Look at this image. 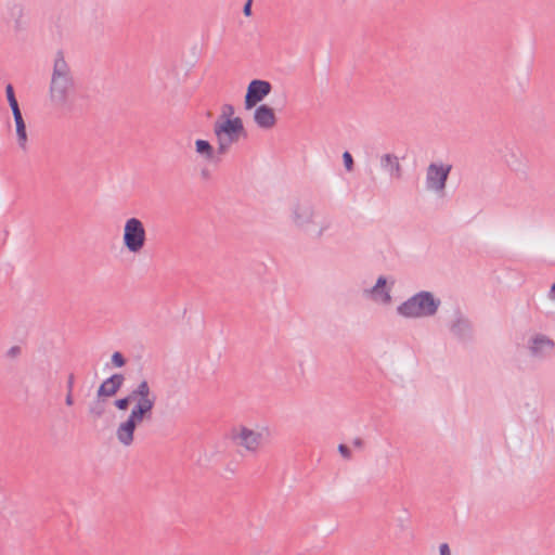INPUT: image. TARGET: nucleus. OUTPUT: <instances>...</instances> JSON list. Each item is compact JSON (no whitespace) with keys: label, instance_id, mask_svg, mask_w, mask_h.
Returning a JSON list of instances; mask_svg holds the SVG:
<instances>
[{"label":"nucleus","instance_id":"17","mask_svg":"<svg viewBox=\"0 0 555 555\" xmlns=\"http://www.w3.org/2000/svg\"><path fill=\"white\" fill-rule=\"evenodd\" d=\"M451 332L460 338L466 337L470 332L468 320L461 317L457 318L451 325Z\"/></svg>","mask_w":555,"mask_h":555},{"label":"nucleus","instance_id":"22","mask_svg":"<svg viewBox=\"0 0 555 555\" xmlns=\"http://www.w3.org/2000/svg\"><path fill=\"white\" fill-rule=\"evenodd\" d=\"M112 363H113L116 367H121V366H124V365H125L126 360H125L124 356H122L120 352L116 351V352H114V353H113V356H112Z\"/></svg>","mask_w":555,"mask_h":555},{"label":"nucleus","instance_id":"13","mask_svg":"<svg viewBox=\"0 0 555 555\" xmlns=\"http://www.w3.org/2000/svg\"><path fill=\"white\" fill-rule=\"evenodd\" d=\"M313 217V208L309 202L298 203L294 208V222L298 225L310 223Z\"/></svg>","mask_w":555,"mask_h":555},{"label":"nucleus","instance_id":"31","mask_svg":"<svg viewBox=\"0 0 555 555\" xmlns=\"http://www.w3.org/2000/svg\"><path fill=\"white\" fill-rule=\"evenodd\" d=\"M65 403L68 406H72L74 404L73 393L69 392V391H67V395H66V398H65Z\"/></svg>","mask_w":555,"mask_h":555},{"label":"nucleus","instance_id":"14","mask_svg":"<svg viewBox=\"0 0 555 555\" xmlns=\"http://www.w3.org/2000/svg\"><path fill=\"white\" fill-rule=\"evenodd\" d=\"M196 152L202 155L206 160L211 162L214 164H218L221 162V157L223 154H218V150L215 151L211 144L206 141L198 139L195 142Z\"/></svg>","mask_w":555,"mask_h":555},{"label":"nucleus","instance_id":"28","mask_svg":"<svg viewBox=\"0 0 555 555\" xmlns=\"http://www.w3.org/2000/svg\"><path fill=\"white\" fill-rule=\"evenodd\" d=\"M251 1L253 0H247V2L244 4L243 13L245 16L251 15Z\"/></svg>","mask_w":555,"mask_h":555},{"label":"nucleus","instance_id":"18","mask_svg":"<svg viewBox=\"0 0 555 555\" xmlns=\"http://www.w3.org/2000/svg\"><path fill=\"white\" fill-rule=\"evenodd\" d=\"M385 286H386V279L384 276H379L377 279L375 286L371 289V293L374 294L375 296H379L380 300L383 302H389L390 295L388 292L384 291Z\"/></svg>","mask_w":555,"mask_h":555},{"label":"nucleus","instance_id":"12","mask_svg":"<svg viewBox=\"0 0 555 555\" xmlns=\"http://www.w3.org/2000/svg\"><path fill=\"white\" fill-rule=\"evenodd\" d=\"M380 167L389 173L390 177L401 179L402 167L399 163V158L393 154H384L380 157Z\"/></svg>","mask_w":555,"mask_h":555},{"label":"nucleus","instance_id":"11","mask_svg":"<svg viewBox=\"0 0 555 555\" xmlns=\"http://www.w3.org/2000/svg\"><path fill=\"white\" fill-rule=\"evenodd\" d=\"M254 119L258 127L263 129H270L276 122L274 111L266 104L255 109Z\"/></svg>","mask_w":555,"mask_h":555},{"label":"nucleus","instance_id":"21","mask_svg":"<svg viewBox=\"0 0 555 555\" xmlns=\"http://www.w3.org/2000/svg\"><path fill=\"white\" fill-rule=\"evenodd\" d=\"M5 93L12 114L21 112L12 85L7 86Z\"/></svg>","mask_w":555,"mask_h":555},{"label":"nucleus","instance_id":"30","mask_svg":"<svg viewBox=\"0 0 555 555\" xmlns=\"http://www.w3.org/2000/svg\"><path fill=\"white\" fill-rule=\"evenodd\" d=\"M74 380H75V377H74V375H73V374H70V375L68 376L67 385H66V386H67V391H69V392H73V388H74Z\"/></svg>","mask_w":555,"mask_h":555},{"label":"nucleus","instance_id":"1","mask_svg":"<svg viewBox=\"0 0 555 555\" xmlns=\"http://www.w3.org/2000/svg\"><path fill=\"white\" fill-rule=\"evenodd\" d=\"M76 92L74 74L62 51H57L53 60V68L49 86V99L57 108L70 107Z\"/></svg>","mask_w":555,"mask_h":555},{"label":"nucleus","instance_id":"4","mask_svg":"<svg viewBox=\"0 0 555 555\" xmlns=\"http://www.w3.org/2000/svg\"><path fill=\"white\" fill-rule=\"evenodd\" d=\"M146 231L143 222L135 218H129L124 225L122 244L132 254H139L145 246Z\"/></svg>","mask_w":555,"mask_h":555},{"label":"nucleus","instance_id":"15","mask_svg":"<svg viewBox=\"0 0 555 555\" xmlns=\"http://www.w3.org/2000/svg\"><path fill=\"white\" fill-rule=\"evenodd\" d=\"M13 118H14L15 128H16L17 145L22 151L26 152L28 135H27L26 124L24 121L22 112L14 113Z\"/></svg>","mask_w":555,"mask_h":555},{"label":"nucleus","instance_id":"33","mask_svg":"<svg viewBox=\"0 0 555 555\" xmlns=\"http://www.w3.org/2000/svg\"><path fill=\"white\" fill-rule=\"evenodd\" d=\"M550 294L551 297L555 298V283L552 285Z\"/></svg>","mask_w":555,"mask_h":555},{"label":"nucleus","instance_id":"9","mask_svg":"<svg viewBox=\"0 0 555 555\" xmlns=\"http://www.w3.org/2000/svg\"><path fill=\"white\" fill-rule=\"evenodd\" d=\"M125 377L122 374L116 373L103 380L96 391L98 398H109L115 396L122 387Z\"/></svg>","mask_w":555,"mask_h":555},{"label":"nucleus","instance_id":"8","mask_svg":"<svg viewBox=\"0 0 555 555\" xmlns=\"http://www.w3.org/2000/svg\"><path fill=\"white\" fill-rule=\"evenodd\" d=\"M272 86L269 81L255 79L247 87L245 95V107L251 108L262 101L271 92Z\"/></svg>","mask_w":555,"mask_h":555},{"label":"nucleus","instance_id":"2","mask_svg":"<svg viewBox=\"0 0 555 555\" xmlns=\"http://www.w3.org/2000/svg\"><path fill=\"white\" fill-rule=\"evenodd\" d=\"M440 306V300L430 292L422 291L398 307V313L405 318H424L434 315Z\"/></svg>","mask_w":555,"mask_h":555},{"label":"nucleus","instance_id":"10","mask_svg":"<svg viewBox=\"0 0 555 555\" xmlns=\"http://www.w3.org/2000/svg\"><path fill=\"white\" fill-rule=\"evenodd\" d=\"M140 423L128 416L127 420L119 424L116 429L117 440L125 447H129L133 442V434L137 425Z\"/></svg>","mask_w":555,"mask_h":555},{"label":"nucleus","instance_id":"3","mask_svg":"<svg viewBox=\"0 0 555 555\" xmlns=\"http://www.w3.org/2000/svg\"><path fill=\"white\" fill-rule=\"evenodd\" d=\"M214 131L218 139V154H225L242 134L245 135L243 121L240 117L225 118L222 122L217 121Z\"/></svg>","mask_w":555,"mask_h":555},{"label":"nucleus","instance_id":"34","mask_svg":"<svg viewBox=\"0 0 555 555\" xmlns=\"http://www.w3.org/2000/svg\"><path fill=\"white\" fill-rule=\"evenodd\" d=\"M202 175H203L204 178H208L209 177L208 170H203Z\"/></svg>","mask_w":555,"mask_h":555},{"label":"nucleus","instance_id":"32","mask_svg":"<svg viewBox=\"0 0 555 555\" xmlns=\"http://www.w3.org/2000/svg\"><path fill=\"white\" fill-rule=\"evenodd\" d=\"M352 444L356 447V448H362L364 442L361 438H354L353 441H352Z\"/></svg>","mask_w":555,"mask_h":555},{"label":"nucleus","instance_id":"16","mask_svg":"<svg viewBox=\"0 0 555 555\" xmlns=\"http://www.w3.org/2000/svg\"><path fill=\"white\" fill-rule=\"evenodd\" d=\"M554 347L555 343L552 339L547 338L544 335H537L534 338H532L530 350L532 354L537 356L542 354L544 349Z\"/></svg>","mask_w":555,"mask_h":555},{"label":"nucleus","instance_id":"27","mask_svg":"<svg viewBox=\"0 0 555 555\" xmlns=\"http://www.w3.org/2000/svg\"><path fill=\"white\" fill-rule=\"evenodd\" d=\"M21 353V348L18 346H13L7 351L8 358H16Z\"/></svg>","mask_w":555,"mask_h":555},{"label":"nucleus","instance_id":"25","mask_svg":"<svg viewBox=\"0 0 555 555\" xmlns=\"http://www.w3.org/2000/svg\"><path fill=\"white\" fill-rule=\"evenodd\" d=\"M234 114V107L231 104L222 106V117L230 118Z\"/></svg>","mask_w":555,"mask_h":555},{"label":"nucleus","instance_id":"7","mask_svg":"<svg viewBox=\"0 0 555 555\" xmlns=\"http://www.w3.org/2000/svg\"><path fill=\"white\" fill-rule=\"evenodd\" d=\"M451 169V165H437L431 163L426 171L427 189L436 192L443 191Z\"/></svg>","mask_w":555,"mask_h":555},{"label":"nucleus","instance_id":"20","mask_svg":"<svg viewBox=\"0 0 555 555\" xmlns=\"http://www.w3.org/2000/svg\"><path fill=\"white\" fill-rule=\"evenodd\" d=\"M137 398H138V395L135 393V388H134L133 390H131V392L128 396L115 400L114 405L118 410L125 411V410H127L129 408V404L131 402L137 400Z\"/></svg>","mask_w":555,"mask_h":555},{"label":"nucleus","instance_id":"29","mask_svg":"<svg viewBox=\"0 0 555 555\" xmlns=\"http://www.w3.org/2000/svg\"><path fill=\"white\" fill-rule=\"evenodd\" d=\"M440 555H451L448 543H442L439 546Z\"/></svg>","mask_w":555,"mask_h":555},{"label":"nucleus","instance_id":"19","mask_svg":"<svg viewBox=\"0 0 555 555\" xmlns=\"http://www.w3.org/2000/svg\"><path fill=\"white\" fill-rule=\"evenodd\" d=\"M89 413L99 418L105 413V403L103 398H98L90 404Z\"/></svg>","mask_w":555,"mask_h":555},{"label":"nucleus","instance_id":"23","mask_svg":"<svg viewBox=\"0 0 555 555\" xmlns=\"http://www.w3.org/2000/svg\"><path fill=\"white\" fill-rule=\"evenodd\" d=\"M344 165L347 171H351L353 169V158L349 152H345L343 154Z\"/></svg>","mask_w":555,"mask_h":555},{"label":"nucleus","instance_id":"6","mask_svg":"<svg viewBox=\"0 0 555 555\" xmlns=\"http://www.w3.org/2000/svg\"><path fill=\"white\" fill-rule=\"evenodd\" d=\"M231 439L236 446L256 454L261 448L263 436L246 426H240L232 429Z\"/></svg>","mask_w":555,"mask_h":555},{"label":"nucleus","instance_id":"24","mask_svg":"<svg viewBox=\"0 0 555 555\" xmlns=\"http://www.w3.org/2000/svg\"><path fill=\"white\" fill-rule=\"evenodd\" d=\"M338 452L341 454L344 459L349 460L351 457V451L346 444L340 443L338 446Z\"/></svg>","mask_w":555,"mask_h":555},{"label":"nucleus","instance_id":"5","mask_svg":"<svg viewBox=\"0 0 555 555\" xmlns=\"http://www.w3.org/2000/svg\"><path fill=\"white\" fill-rule=\"evenodd\" d=\"M135 393L138 395V398L133 401L134 405L132 406L129 416L141 424L144 418H149L151 416L156 397L152 392L146 380H142L135 387Z\"/></svg>","mask_w":555,"mask_h":555},{"label":"nucleus","instance_id":"26","mask_svg":"<svg viewBox=\"0 0 555 555\" xmlns=\"http://www.w3.org/2000/svg\"><path fill=\"white\" fill-rule=\"evenodd\" d=\"M11 14L16 18H20L23 15V8L21 4H13L11 7Z\"/></svg>","mask_w":555,"mask_h":555}]
</instances>
